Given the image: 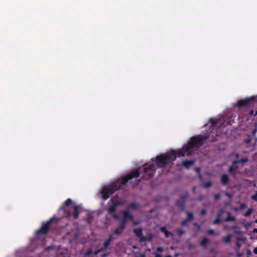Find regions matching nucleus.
Listing matches in <instances>:
<instances>
[{
    "instance_id": "1",
    "label": "nucleus",
    "mask_w": 257,
    "mask_h": 257,
    "mask_svg": "<svg viewBox=\"0 0 257 257\" xmlns=\"http://www.w3.org/2000/svg\"><path fill=\"white\" fill-rule=\"evenodd\" d=\"M217 135L215 132L212 135L197 136L190 138L187 145H184L181 149L177 150H171L166 153L156 157V159H152L158 168H164L167 165L175 161L176 158L190 155L195 148H199L207 142H213L216 141Z\"/></svg>"
},
{
    "instance_id": "2",
    "label": "nucleus",
    "mask_w": 257,
    "mask_h": 257,
    "mask_svg": "<svg viewBox=\"0 0 257 257\" xmlns=\"http://www.w3.org/2000/svg\"><path fill=\"white\" fill-rule=\"evenodd\" d=\"M257 105V100L253 97L246 98L244 99L239 100L237 102L235 107L239 109L242 108H249L248 112L245 114L248 115H253L254 111L253 107L254 105Z\"/></svg>"
},
{
    "instance_id": "3",
    "label": "nucleus",
    "mask_w": 257,
    "mask_h": 257,
    "mask_svg": "<svg viewBox=\"0 0 257 257\" xmlns=\"http://www.w3.org/2000/svg\"><path fill=\"white\" fill-rule=\"evenodd\" d=\"M156 167L153 163H148L144 165L142 172V178L145 180L151 179L155 174Z\"/></svg>"
},
{
    "instance_id": "4",
    "label": "nucleus",
    "mask_w": 257,
    "mask_h": 257,
    "mask_svg": "<svg viewBox=\"0 0 257 257\" xmlns=\"http://www.w3.org/2000/svg\"><path fill=\"white\" fill-rule=\"evenodd\" d=\"M119 189V185L117 183H111V184L104 186L101 191V197L105 200L107 199L111 195L116 191Z\"/></svg>"
},
{
    "instance_id": "5",
    "label": "nucleus",
    "mask_w": 257,
    "mask_h": 257,
    "mask_svg": "<svg viewBox=\"0 0 257 257\" xmlns=\"http://www.w3.org/2000/svg\"><path fill=\"white\" fill-rule=\"evenodd\" d=\"M139 175L140 172L138 169H137L135 171H131L126 176L122 177L121 179H117L115 182H113V183H117L119 185L120 189L121 186L126 184L128 180L134 178H137Z\"/></svg>"
},
{
    "instance_id": "6",
    "label": "nucleus",
    "mask_w": 257,
    "mask_h": 257,
    "mask_svg": "<svg viewBox=\"0 0 257 257\" xmlns=\"http://www.w3.org/2000/svg\"><path fill=\"white\" fill-rule=\"evenodd\" d=\"M57 218L55 217H53L46 222H43L41 227L36 230L35 232L36 235L39 236L41 235L47 234L49 230L50 224L54 221H57Z\"/></svg>"
},
{
    "instance_id": "7",
    "label": "nucleus",
    "mask_w": 257,
    "mask_h": 257,
    "mask_svg": "<svg viewBox=\"0 0 257 257\" xmlns=\"http://www.w3.org/2000/svg\"><path fill=\"white\" fill-rule=\"evenodd\" d=\"M189 197V194L188 192H186L184 194L182 195L180 197V199L177 200L176 201V205L181 211H184L185 209V202Z\"/></svg>"
},
{
    "instance_id": "8",
    "label": "nucleus",
    "mask_w": 257,
    "mask_h": 257,
    "mask_svg": "<svg viewBox=\"0 0 257 257\" xmlns=\"http://www.w3.org/2000/svg\"><path fill=\"white\" fill-rule=\"evenodd\" d=\"M225 209L223 208H220L216 214V218L212 222L213 224L216 225L219 224L221 222V217L222 215L225 213Z\"/></svg>"
},
{
    "instance_id": "9",
    "label": "nucleus",
    "mask_w": 257,
    "mask_h": 257,
    "mask_svg": "<svg viewBox=\"0 0 257 257\" xmlns=\"http://www.w3.org/2000/svg\"><path fill=\"white\" fill-rule=\"evenodd\" d=\"M239 168L237 160H234L232 162L231 165L230 166L228 170V173L234 175V172Z\"/></svg>"
},
{
    "instance_id": "10",
    "label": "nucleus",
    "mask_w": 257,
    "mask_h": 257,
    "mask_svg": "<svg viewBox=\"0 0 257 257\" xmlns=\"http://www.w3.org/2000/svg\"><path fill=\"white\" fill-rule=\"evenodd\" d=\"M229 181V178L228 175L226 174H222L220 177V182L223 186L226 185Z\"/></svg>"
},
{
    "instance_id": "11",
    "label": "nucleus",
    "mask_w": 257,
    "mask_h": 257,
    "mask_svg": "<svg viewBox=\"0 0 257 257\" xmlns=\"http://www.w3.org/2000/svg\"><path fill=\"white\" fill-rule=\"evenodd\" d=\"M194 161L193 160H185L183 161L182 164L187 169H188L190 168L191 166H192L194 164Z\"/></svg>"
},
{
    "instance_id": "12",
    "label": "nucleus",
    "mask_w": 257,
    "mask_h": 257,
    "mask_svg": "<svg viewBox=\"0 0 257 257\" xmlns=\"http://www.w3.org/2000/svg\"><path fill=\"white\" fill-rule=\"evenodd\" d=\"M227 216L226 218L223 220L224 222H231V221H235L236 220V218L234 216H231L230 212H227Z\"/></svg>"
},
{
    "instance_id": "13",
    "label": "nucleus",
    "mask_w": 257,
    "mask_h": 257,
    "mask_svg": "<svg viewBox=\"0 0 257 257\" xmlns=\"http://www.w3.org/2000/svg\"><path fill=\"white\" fill-rule=\"evenodd\" d=\"M125 219L126 220H130L131 221H133L134 217L130 213V212L127 211H125L123 212V216Z\"/></svg>"
},
{
    "instance_id": "14",
    "label": "nucleus",
    "mask_w": 257,
    "mask_h": 257,
    "mask_svg": "<svg viewBox=\"0 0 257 257\" xmlns=\"http://www.w3.org/2000/svg\"><path fill=\"white\" fill-rule=\"evenodd\" d=\"M118 205V203H114L111 205L107 209V212L109 214H111L114 212L116 209V206Z\"/></svg>"
},
{
    "instance_id": "15",
    "label": "nucleus",
    "mask_w": 257,
    "mask_h": 257,
    "mask_svg": "<svg viewBox=\"0 0 257 257\" xmlns=\"http://www.w3.org/2000/svg\"><path fill=\"white\" fill-rule=\"evenodd\" d=\"M142 232H143V230L141 228H135L134 229V233L139 238L140 236H142V234H143Z\"/></svg>"
},
{
    "instance_id": "16",
    "label": "nucleus",
    "mask_w": 257,
    "mask_h": 257,
    "mask_svg": "<svg viewBox=\"0 0 257 257\" xmlns=\"http://www.w3.org/2000/svg\"><path fill=\"white\" fill-rule=\"evenodd\" d=\"M160 230L161 231V232H163L165 234V235L166 237H168L170 235H173V234L171 232L168 231L167 230L166 227H161L160 228Z\"/></svg>"
},
{
    "instance_id": "17",
    "label": "nucleus",
    "mask_w": 257,
    "mask_h": 257,
    "mask_svg": "<svg viewBox=\"0 0 257 257\" xmlns=\"http://www.w3.org/2000/svg\"><path fill=\"white\" fill-rule=\"evenodd\" d=\"M209 240L207 237H204L200 242V245L205 248L209 242Z\"/></svg>"
},
{
    "instance_id": "18",
    "label": "nucleus",
    "mask_w": 257,
    "mask_h": 257,
    "mask_svg": "<svg viewBox=\"0 0 257 257\" xmlns=\"http://www.w3.org/2000/svg\"><path fill=\"white\" fill-rule=\"evenodd\" d=\"M73 209V217L74 219H77L79 217L78 207L77 206H74Z\"/></svg>"
},
{
    "instance_id": "19",
    "label": "nucleus",
    "mask_w": 257,
    "mask_h": 257,
    "mask_svg": "<svg viewBox=\"0 0 257 257\" xmlns=\"http://www.w3.org/2000/svg\"><path fill=\"white\" fill-rule=\"evenodd\" d=\"M138 207H139L138 204L135 202L131 203L128 206V208H132V209H133L135 210L137 209L138 208Z\"/></svg>"
},
{
    "instance_id": "20",
    "label": "nucleus",
    "mask_w": 257,
    "mask_h": 257,
    "mask_svg": "<svg viewBox=\"0 0 257 257\" xmlns=\"http://www.w3.org/2000/svg\"><path fill=\"white\" fill-rule=\"evenodd\" d=\"M127 221V220L125 219L124 217H123L122 216V220H121V221L120 222V223L121 229H124L125 228V224H126V223Z\"/></svg>"
},
{
    "instance_id": "21",
    "label": "nucleus",
    "mask_w": 257,
    "mask_h": 257,
    "mask_svg": "<svg viewBox=\"0 0 257 257\" xmlns=\"http://www.w3.org/2000/svg\"><path fill=\"white\" fill-rule=\"evenodd\" d=\"M124 229H121L120 225H119V226L114 230V234L116 235H120Z\"/></svg>"
},
{
    "instance_id": "22",
    "label": "nucleus",
    "mask_w": 257,
    "mask_h": 257,
    "mask_svg": "<svg viewBox=\"0 0 257 257\" xmlns=\"http://www.w3.org/2000/svg\"><path fill=\"white\" fill-rule=\"evenodd\" d=\"M194 219V215L193 214L191 213L187 212V218L186 219H187L188 221H191Z\"/></svg>"
},
{
    "instance_id": "23",
    "label": "nucleus",
    "mask_w": 257,
    "mask_h": 257,
    "mask_svg": "<svg viewBox=\"0 0 257 257\" xmlns=\"http://www.w3.org/2000/svg\"><path fill=\"white\" fill-rule=\"evenodd\" d=\"M248 161V159L247 157L241 158V159L239 160H237V163H241L243 164L245 163H246Z\"/></svg>"
},
{
    "instance_id": "24",
    "label": "nucleus",
    "mask_w": 257,
    "mask_h": 257,
    "mask_svg": "<svg viewBox=\"0 0 257 257\" xmlns=\"http://www.w3.org/2000/svg\"><path fill=\"white\" fill-rule=\"evenodd\" d=\"M231 235H228L223 238V240L225 242H226V243L229 242L231 240Z\"/></svg>"
},
{
    "instance_id": "25",
    "label": "nucleus",
    "mask_w": 257,
    "mask_h": 257,
    "mask_svg": "<svg viewBox=\"0 0 257 257\" xmlns=\"http://www.w3.org/2000/svg\"><path fill=\"white\" fill-rule=\"evenodd\" d=\"M252 208H249L247 211L244 214V216L245 217H248L250 215L251 213L252 212Z\"/></svg>"
},
{
    "instance_id": "26",
    "label": "nucleus",
    "mask_w": 257,
    "mask_h": 257,
    "mask_svg": "<svg viewBox=\"0 0 257 257\" xmlns=\"http://www.w3.org/2000/svg\"><path fill=\"white\" fill-rule=\"evenodd\" d=\"M72 202V200L70 198H68L64 203V205L65 206H68L71 204Z\"/></svg>"
},
{
    "instance_id": "27",
    "label": "nucleus",
    "mask_w": 257,
    "mask_h": 257,
    "mask_svg": "<svg viewBox=\"0 0 257 257\" xmlns=\"http://www.w3.org/2000/svg\"><path fill=\"white\" fill-rule=\"evenodd\" d=\"M140 242H142L145 241H147V236H144L143 234H142V236H140Z\"/></svg>"
},
{
    "instance_id": "28",
    "label": "nucleus",
    "mask_w": 257,
    "mask_h": 257,
    "mask_svg": "<svg viewBox=\"0 0 257 257\" xmlns=\"http://www.w3.org/2000/svg\"><path fill=\"white\" fill-rule=\"evenodd\" d=\"M177 233L178 236H181L184 233V231L179 229L177 230Z\"/></svg>"
},
{
    "instance_id": "29",
    "label": "nucleus",
    "mask_w": 257,
    "mask_h": 257,
    "mask_svg": "<svg viewBox=\"0 0 257 257\" xmlns=\"http://www.w3.org/2000/svg\"><path fill=\"white\" fill-rule=\"evenodd\" d=\"M211 182L210 181H208L204 184V187L205 188H208L211 186Z\"/></svg>"
},
{
    "instance_id": "30",
    "label": "nucleus",
    "mask_w": 257,
    "mask_h": 257,
    "mask_svg": "<svg viewBox=\"0 0 257 257\" xmlns=\"http://www.w3.org/2000/svg\"><path fill=\"white\" fill-rule=\"evenodd\" d=\"M110 242L107 240L104 242L103 247L104 248H107L109 245Z\"/></svg>"
},
{
    "instance_id": "31",
    "label": "nucleus",
    "mask_w": 257,
    "mask_h": 257,
    "mask_svg": "<svg viewBox=\"0 0 257 257\" xmlns=\"http://www.w3.org/2000/svg\"><path fill=\"white\" fill-rule=\"evenodd\" d=\"M188 221V220H187V219H184L183 220L181 224V225L183 226H187V222Z\"/></svg>"
},
{
    "instance_id": "32",
    "label": "nucleus",
    "mask_w": 257,
    "mask_h": 257,
    "mask_svg": "<svg viewBox=\"0 0 257 257\" xmlns=\"http://www.w3.org/2000/svg\"><path fill=\"white\" fill-rule=\"evenodd\" d=\"M251 199L257 201V191L255 192L254 194L252 195Z\"/></svg>"
},
{
    "instance_id": "33",
    "label": "nucleus",
    "mask_w": 257,
    "mask_h": 257,
    "mask_svg": "<svg viewBox=\"0 0 257 257\" xmlns=\"http://www.w3.org/2000/svg\"><path fill=\"white\" fill-rule=\"evenodd\" d=\"M92 253V249H90L87 250V251L85 255L90 256Z\"/></svg>"
},
{
    "instance_id": "34",
    "label": "nucleus",
    "mask_w": 257,
    "mask_h": 257,
    "mask_svg": "<svg viewBox=\"0 0 257 257\" xmlns=\"http://www.w3.org/2000/svg\"><path fill=\"white\" fill-rule=\"evenodd\" d=\"M206 210L205 209H202L200 211V215H205L206 214Z\"/></svg>"
},
{
    "instance_id": "35",
    "label": "nucleus",
    "mask_w": 257,
    "mask_h": 257,
    "mask_svg": "<svg viewBox=\"0 0 257 257\" xmlns=\"http://www.w3.org/2000/svg\"><path fill=\"white\" fill-rule=\"evenodd\" d=\"M220 198V195L219 194H216L214 195V199L215 200H217L219 199Z\"/></svg>"
},
{
    "instance_id": "36",
    "label": "nucleus",
    "mask_w": 257,
    "mask_h": 257,
    "mask_svg": "<svg viewBox=\"0 0 257 257\" xmlns=\"http://www.w3.org/2000/svg\"><path fill=\"white\" fill-rule=\"evenodd\" d=\"M208 233L209 235H213L214 233V230L212 229H209L208 230Z\"/></svg>"
},
{
    "instance_id": "37",
    "label": "nucleus",
    "mask_w": 257,
    "mask_h": 257,
    "mask_svg": "<svg viewBox=\"0 0 257 257\" xmlns=\"http://www.w3.org/2000/svg\"><path fill=\"white\" fill-rule=\"evenodd\" d=\"M113 240V237L111 234H110L108 236V239H107V241H109L110 242L112 241Z\"/></svg>"
},
{
    "instance_id": "38",
    "label": "nucleus",
    "mask_w": 257,
    "mask_h": 257,
    "mask_svg": "<svg viewBox=\"0 0 257 257\" xmlns=\"http://www.w3.org/2000/svg\"><path fill=\"white\" fill-rule=\"evenodd\" d=\"M195 171L199 174V177L201 178V175L200 173V169L199 168H195Z\"/></svg>"
},
{
    "instance_id": "39",
    "label": "nucleus",
    "mask_w": 257,
    "mask_h": 257,
    "mask_svg": "<svg viewBox=\"0 0 257 257\" xmlns=\"http://www.w3.org/2000/svg\"><path fill=\"white\" fill-rule=\"evenodd\" d=\"M217 120H213L211 122V124L214 126L217 124Z\"/></svg>"
},
{
    "instance_id": "40",
    "label": "nucleus",
    "mask_w": 257,
    "mask_h": 257,
    "mask_svg": "<svg viewBox=\"0 0 257 257\" xmlns=\"http://www.w3.org/2000/svg\"><path fill=\"white\" fill-rule=\"evenodd\" d=\"M203 200V197L202 195H200L197 199L198 201H202Z\"/></svg>"
},
{
    "instance_id": "41",
    "label": "nucleus",
    "mask_w": 257,
    "mask_h": 257,
    "mask_svg": "<svg viewBox=\"0 0 257 257\" xmlns=\"http://www.w3.org/2000/svg\"><path fill=\"white\" fill-rule=\"evenodd\" d=\"M251 141V139H246L244 140V143L245 144H249Z\"/></svg>"
},
{
    "instance_id": "42",
    "label": "nucleus",
    "mask_w": 257,
    "mask_h": 257,
    "mask_svg": "<svg viewBox=\"0 0 257 257\" xmlns=\"http://www.w3.org/2000/svg\"><path fill=\"white\" fill-rule=\"evenodd\" d=\"M163 250V248L162 247H158L157 248V250L159 252L162 251Z\"/></svg>"
},
{
    "instance_id": "43",
    "label": "nucleus",
    "mask_w": 257,
    "mask_h": 257,
    "mask_svg": "<svg viewBox=\"0 0 257 257\" xmlns=\"http://www.w3.org/2000/svg\"><path fill=\"white\" fill-rule=\"evenodd\" d=\"M248 181L249 182L250 184L252 185L253 186H255L256 184L255 182H254L253 181Z\"/></svg>"
},
{
    "instance_id": "44",
    "label": "nucleus",
    "mask_w": 257,
    "mask_h": 257,
    "mask_svg": "<svg viewBox=\"0 0 257 257\" xmlns=\"http://www.w3.org/2000/svg\"><path fill=\"white\" fill-rule=\"evenodd\" d=\"M253 252L257 254V247L253 248Z\"/></svg>"
},
{
    "instance_id": "45",
    "label": "nucleus",
    "mask_w": 257,
    "mask_h": 257,
    "mask_svg": "<svg viewBox=\"0 0 257 257\" xmlns=\"http://www.w3.org/2000/svg\"><path fill=\"white\" fill-rule=\"evenodd\" d=\"M99 252H100V250L97 249V250L94 251V253L95 255H97Z\"/></svg>"
},
{
    "instance_id": "46",
    "label": "nucleus",
    "mask_w": 257,
    "mask_h": 257,
    "mask_svg": "<svg viewBox=\"0 0 257 257\" xmlns=\"http://www.w3.org/2000/svg\"><path fill=\"white\" fill-rule=\"evenodd\" d=\"M133 224L134 225H137L139 224V223L138 222H137L136 221H134L133 220Z\"/></svg>"
},
{
    "instance_id": "47",
    "label": "nucleus",
    "mask_w": 257,
    "mask_h": 257,
    "mask_svg": "<svg viewBox=\"0 0 257 257\" xmlns=\"http://www.w3.org/2000/svg\"><path fill=\"white\" fill-rule=\"evenodd\" d=\"M155 257H162V255H161V254H160L159 253H156Z\"/></svg>"
},
{
    "instance_id": "48",
    "label": "nucleus",
    "mask_w": 257,
    "mask_h": 257,
    "mask_svg": "<svg viewBox=\"0 0 257 257\" xmlns=\"http://www.w3.org/2000/svg\"><path fill=\"white\" fill-rule=\"evenodd\" d=\"M152 240V238L151 237H147V240L148 241H151Z\"/></svg>"
},
{
    "instance_id": "49",
    "label": "nucleus",
    "mask_w": 257,
    "mask_h": 257,
    "mask_svg": "<svg viewBox=\"0 0 257 257\" xmlns=\"http://www.w3.org/2000/svg\"><path fill=\"white\" fill-rule=\"evenodd\" d=\"M105 249V248H104V247H102V248H100L98 249V250H100V252L103 251Z\"/></svg>"
},
{
    "instance_id": "50",
    "label": "nucleus",
    "mask_w": 257,
    "mask_h": 257,
    "mask_svg": "<svg viewBox=\"0 0 257 257\" xmlns=\"http://www.w3.org/2000/svg\"><path fill=\"white\" fill-rule=\"evenodd\" d=\"M235 158H236V159H238V158H239V154H237V153L235 154Z\"/></svg>"
},
{
    "instance_id": "51",
    "label": "nucleus",
    "mask_w": 257,
    "mask_h": 257,
    "mask_svg": "<svg viewBox=\"0 0 257 257\" xmlns=\"http://www.w3.org/2000/svg\"><path fill=\"white\" fill-rule=\"evenodd\" d=\"M252 232H253V233H257V228H254V229H253Z\"/></svg>"
},
{
    "instance_id": "52",
    "label": "nucleus",
    "mask_w": 257,
    "mask_h": 257,
    "mask_svg": "<svg viewBox=\"0 0 257 257\" xmlns=\"http://www.w3.org/2000/svg\"><path fill=\"white\" fill-rule=\"evenodd\" d=\"M215 249H214V248H211V249H210V252H214L215 251Z\"/></svg>"
},
{
    "instance_id": "53",
    "label": "nucleus",
    "mask_w": 257,
    "mask_h": 257,
    "mask_svg": "<svg viewBox=\"0 0 257 257\" xmlns=\"http://www.w3.org/2000/svg\"><path fill=\"white\" fill-rule=\"evenodd\" d=\"M113 217L115 218H118V216L117 215H113Z\"/></svg>"
},
{
    "instance_id": "54",
    "label": "nucleus",
    "mask_w": 257,
    "mask_h": 257,
    "mask_svg": "<svg viewBox=\"0 0 257 257\" xmlns=\"http://www.w3.org/2000/svg\"><path fill=\"white\" fill-rule=\"evenodd\" d=\"M192 246V245L191 244H190L188 246V247H189V248H191Z\"/></svg>"
},
{
    "instance_id": "55",
    "label": "nucleus",
    "mask_w": 257,
    "mask_h": 257,
    "mask_svg": "<svg viewBox=\"0 0 257 257\" xmlns=\"http://www.w3.org/2000/svg\"><path fill=\"white\" fill-rule=\"evenodd\" d=\"M245 207V205L244 204H242L241 205V208H243Z\"/></svg>"
},
{
    "instance_id": "56",
    "label": "nucleus",
    "mask_w": 257,
    "mask_h": 257,
    "mask_svg": "<svg viewBox=\"0 0 257 257\" xmlns=\"http://www.w3.org/2000/svg\"><path fill=\"white\" fill-rule=\"evenodd\" d=\"M226 195L227 196H228V197H230V196H231V195H230L229 194H228V193H226Z\"/></svg>"
},
{
    "instance_id": "57",
    "label": "nucleus",
    "mask_w": 257,
    "mask_h": 257,
    "mask_svg": "<svg viewBox=\"0 0 257 257\" xmlns=\"http://www.w3.org/2000/svg\"><path fill=\"white\" fill-rule=\"evenodd\" d=\"M193 192H195V187H193Z\"/></svg>"
},
{
    "instance_id": "58",
    "label": "nucleus",
    "mask_w": 257,
    "mask_h": 257,
    "mask_svg": "<svg viewBox=\"0 0 257 257\" xmlns=\"http://www.w3.org/2000/svg\"><path fill=\"white\" fill-rule=\"evenodd\" d=\"M165 257H172V256L170 255H166Z\"/></svg>"
},
{
    "instance_id": "59",
    "label": "nucleus",
    "mask_w": 257,
    "mask_h": 257,
    "mask_svg": "<svg viewBox=\"0 0 257 257\" xmlns=\"http://www.w3.org/2000/svg\"><path fill=\"white\" fill-rule=\"evenodd\" d=\"M140 182V179L138 180V183L137 184H139Z\"/></svg>"
},
{
    "instance_id": "60",
    "label": "nucleus",
    "mask_w": 257,
    "mask_h": 257,
    "mask_svg": "<svg viewBox=\"0 0 257 257\" xmlns=\"http://www.w3.org/2000/svg\"><path fill=\"white\" fill-rule=\"evenodd\" d=\"M67 216H70V213H68V214H67Z\"/></svg>"
},
{
    "instance_id": "61",
    "label": "nucleus",
    "mask_w": 257,
    "mask_h": 257,
    "mask_svg": "<svg viewBox=\"0 0 257 257\" xmlns=\"http://www.w3.org/2000/svg\"><path fill=\"white\" fill-rule=\"evenodd\" d=\"M106 256V254H103L102 255V257H105Z\"/></svg>"
},
{
    "instance_id": "62",
    "label": "nucleus",
    "mask_w": 257,
    "mask_h": 257,
    "mask_svg": "<svg viewBox=\"0 0 257 257\" xmlns=\"http://www.w3.org/2000/svg\"><path fill=\"white\" fill-rule=\"evenodd\" d=\"M255 222L257 223V219L255 220Z\"/></svg>"
},
{
    "instance_id": "63",
    "label": "nucleus",
    "mask_w": 257,
    "mask_h": 257,
    "mask_svg": "<svg viewBox=\"0 0 257 257\" xmlns=\"http://www.w3.org/2000/svg\"><path fill=\"white\" fill-rule=\"evenodd\" d=\"M257 114V110L255 111V115Z\"/></svg>"
},
{
    "instance_id": "64",
    "label": "nucleus",
    "mask_w": 257,
    "mask_h": 257,
    "mask_svg": "<svg viewBox=\"0 0 257 257\" xmlns=\"http://www.w3.org/2000/svg\"><path fill=\"white\" fill-rule=\"evenodd\" d=\"M246 257H249V256H246Z\"/></svg>"
}]
</instances>
